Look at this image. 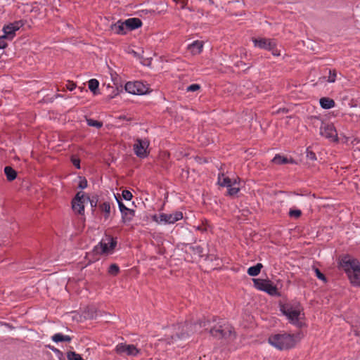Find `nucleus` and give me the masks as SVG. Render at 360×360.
Listing matches in <instances>:
<instances>
[{
  "label": "nucleus",
  "mask_w": 360,
  "mask_h": 360,
  "mask_svg": "<svg viewBox=\"0 0 360 360\" xmlns=\"http://www.w3.org/2000/svg\"><path fill=\"white\" fill-rule=\"evenodd\" d=\"M300 335L287 333L273 334L269 337L268 342L278 349L283 350L292 348L300 341Z\"/></svg>",
  "instance_id": "obj_1"
},
{
  "label": "nucleus",
  "mask_w": 360,
  "mask_h": 360,
  "mask_svg": "<svg viewBox=\"0 0 360 360\" xmlns=\"http://www.w3.org/2000/svg\"><path fill=\"white\" fill-rule=\"evenodd\" d=\"M279 307L282 314L287 317L291 323L297 326H301L300 319L302 309L298 302L294 300L285 302L280 301Z\"/></svg>",
  "instance_id": "obj_2"
},
{
  "label": "nucleus",
  "mask_w": 360,
  "mask_h": 360,
  "mask_svg": "<svg viewBox=\"0 0 360 360\" xmlns=\"http://www.w3.org/2000/svg\"><path fill=\"white\" fill-rule=\"evenodd\" d=\"M344 267L353 285L360 286V263L356 259L343 260Z\"/></svg>",
  "instance_id": "obj_3"
},
{
  "label": "nucleus",
  "mask_w": 360,
  "mask_h": 360,
  "mask_svg": "<svg viewBox=\"0 0 360 360\" xmlns=\"http://www.w3.org/2000/svg\"><path fill=\"white\" fill-rule=\"evenodd\" d=\"M254 286L256 289L265 292H278L281 290V284L279 281L274 283L269 279L252 278Z\"/></svg>",
  "instance_id": "obj_4"
},
{
  "label": "nucleus",
  "mask_w": 360,
  "mask_h": 360,
  "mask_svg": "<svg viewBox=\"0 0 360 360\" xmlns=\"http://www.w3.org/2000/svg\"><path fill=\"white\" fill-rule=\"evenodd\" d=\"M108 243L101 241L94 248V251L98 254H108L113 250L117 245V240L110 236H106Z\"/></svg>",
  "instance_id": "obj_5"
},
{
  "label": "nucleus",
  "mask_w": 360,
  "mask_h": 360,
  "mask_svg": "<svg viewBox=\"0 0 360 360\" xmlns=\"http://www.w3.org/2000/svg\"><path fill=\"white\" fill-rule=\"evenodd\" d=\"M153 220L158 223L174 224L183 218L181 212H176L172 214H160L158 217L153 216Z\"/></svg>",
  "instance_id": "obj_6"
},
{
  "label": "nucleus",
  "mask_w": 360,
  "mask_h": 360,
  "mask_svg": "<svg viewBox=\"0 0 360 360\" xmlns=\"http://www.w3.org/2000/svg\"><path fill=\"white\" fill-rule=\"evenodd\" d=\"M85 194L79 191L72 200V208L76 213L83 215L84 214Z\"/></svg>",
  "instance_id": "obj_7"
},
{
  "label": "nucleus",
  "mask_w": 360,
  "mask_h": 360,
  "mask_svg": "<svg viewBox=\"0 0 360 360\" xmlns=\"http://www.w3.org/2000/svg\"><path fill=\"white\" fill-rule=\"evenodd\" d=\"M124 89L129 94L142 95L147 92L148 88L141 82H128Z\"/></svg>",
  "instance_id": "obj_8"
},
{
  "label": "nucleus",
  "mask_w": 360,
  "mask_h": 360,
  "mask_svg": "<svg viewBox=\"0 0 360 360\" xmlns=\"http://www.w3.org/2000/svg\"><path fill=\"white\" fill-rule=\"evenodd\" d=\"M115 350L119 354H126L128 356H136L140 353V350L134 345H127L124 343L118 344Z\"/></svg>",
  "instance_id": "obj_9"
},
{
  "label": "nucleus",
  "mask_w": 360,
  "mask_h": 360,
  "mask_svg": "<svg viewBox=\"0 0 360 360\" xmlns=\"http://www.w3.org/2000/svg\"><path fill=\"white\" fill-rule=\"evenodd\" d=\"M117 202L119 209L122 213V220L123 223L129 222L132 220L135 214L134 210L127 207L121 201L120 197L115 196Z\"/></svg>",
  "instance_id": "obj_10"
},
{
  "label": "nucleus",
  "mask_w": 360,
  "mask_h": 360,
  "mask_svg": "<svg viewBox=\"0 0 360 360\" xmlns=\"http://www.w3.org/2000/svg\"><path fill=\"white\" fill-rule=\"evenodd\" d=\"M320 134L328 139L337 140L338 134L333 124L321 122Z\"/></svg>",
  "instance_id": "obj_11"
},
{
  "label": "nucleus",
  "mask_w": 360,
  "mask_h": 360,
  "mask_svg": "<svg viewBox=\"0 0 360 360\" xmlns=\"http://www.w3.org/2000/svg\"><path fill=\"white\" fill-rule=\"evenodd\" d=\"M149 146L148 141H143L140 139L136 140V143L134 145L135 154L139 158H146L148 155L146 148Z\"/></svg>",
  "instance_id": "obj_12"
},
{
  "label": "nucleus",
  "mask_w": 360,
  "mask_h": 360,
  "mask_svg": "<svg viewBox=\"0 0 360 360\" xmlns=\"http://www.w3.org/2000/svg\"><path fill=\"white\" fill-rule=\"evenodd\" d=\"M252 41L255 46L259 47V49H263L265 50L272 49V44L274 41L270 39L266 38H259L256 39L254 38Z\"/></svg>",
  "instance_id": "obj_13"
},
{
  "label": "nucleus",
  "mask_w": 360,
  "mask_h": 360,
  "mask_svg": "<svg viewBox=\"0 0 360 360\" xmlns=\"http://www.w3.org/2000/svg\"><path fill=\"white\" fill-rule=\"evenodd\" d=\"M124 24L125 25L127 31L134 30L141 27L142 21L139 18H131L124 21Z\"/></svg>",
  "instance_id": "obj_14"
},
{
  "label": "nucleus",
  "mask_w": 360,
  "mask_h": 360,
  "mask_svg": "<svg viewBox=\"0 0 360 360\" xmlns=\"http://www.w3.org/2000/svg\"><path fill=\"white\" fill-rule=\"evenodd\" d=\"M110 30L117 34H125L127 30L124 22L118 20L116 23L112 24Z\"/></svg>",
  "instance_id": "obj_15"
},
{
  "label": "nucleus",
  "mask_w": 360,
  "mask_h": 360,
  "mask_svg": "<svg viewBox=\"0 0 360 360\" xmlns=\"http://www.w3.org/2000/svg\"><path fill=\"white\" fill-rule=\"evenodd\" d=\"M203 43L200 41H195L188 46V49L193 55H197L202 52Z\"/></svg>",
  "instance_id": "obj_16"
},
{
  "label": "nucleus",
  "mask_w": 360,
  "mask_h": 360,
  "mask_svg": "<svg viewBox=\"0 0 360 360\" xmlns=\"http://www.w3.org/2000/svg\"><path fill=\"white\" fill-rule=\"evenodd\" d=\"M236 338V333L233 328L229 325L223 326L222 338L233 340Z\"/></svg>",
  "instance_id": "obj_17"
},
{
  "label": "nucleus",
  "mask_w": 360,
  "mask_h": 360,
  "mask_svg": "<svg viewBox=\"0 0 360 360\" xmlns=\"http://www.w3.org/2000/svg\"><path fill=\"white\" fill-rule=\"evenodd\" d=\"M51 340L54 342H70L72 340V338L69 335H63L62 333H56L51 337Z\"/></svg>",
  "instance_id": "obj_18"
},
{
  "label": "nucleus",
  "mask_w": 360,
  "mask_h": 360,
  "mask_svg": "<svg viewBox=\"0 0 360 360\" xmlns=\"http://www.w3.org/2000/svg\"><path fill=\"white\" fill-rule=\"evenodd\" d=\"M321 106L324 109H330L335 105L334 100L328 97H323L319 101Z\"/></svg>",
  "instance_id": "obj_19"
},
{
  "label": "nucleus",
  "mask_w": 360,
  "mask_h": 360,
  "mask_svg": "<svg viewBox=\"0 0 360 360\" xmlns=\"http://www.w3.org/2000/svg\"><path fill=\"white\" fill-rule=\"evenodd\" d=\"M3 30L4 34L2 36L1 38L8 39H12L13 38L15 32L14 31L13 27L11 26V24L4 26Z\"/></svg>",
  "instance_id": "obj_20"
},
{
  "label": "nucleus",
  "mask_w": 360,
  "mask_h": 360,
  "mask_svg": "<svg viewBox=\"0 0 360 360\" xmlns=\"http://www.w3.org/2000/svg\"><path fill=\"white\" fill-rule=\"evenodd\" d=\"M4 173L6 176L7 180L8 181H12L15 180L17 177V172L15 169H13L10 166H6L4 168Z\"/></svg>",
  "instance_id": "obj_21"
},
{
  "label": "nucleus",
  "mask_w": 360,
  "mask_h": 360,
  "mask_svg": "<svg viewBox=\"0 0 360 360\" xmlns=\"http://www.w3.org/2000/svg\"><path fill=\"white\" fill-rule=\"evenodd\" d=\"M98 208L101 212L104 213V218L108 219L110 213V204L109 202H104L98 205Z\"/></svg>",
  "instance_id": "obj_22"
},
{
  "label": "nucleus",
  "mask_w": 360,
  "mask_h": 360,
  "mask_svg": "<svg viewBox=\"0 0 360 360\" xmlns=\"http://www.w3.org/2000/svg\"><path fill=\"white\" fill-rule=\"evenodd\" d=\"M263 265L261 263H257L256 265L250 266L248 269V275L251 276H257L260 274Z\"/></svg>",
  "instance_id": "obj_23"
},
{
  "label": "nucleus",
  "mask_w": 360,
  "mask_h": 360,
  "mask_svg": "<svg viewBox=\"0 0 360 360\" xmlns=\"http://www.w3.org/2000/svg\"><path fill=\"white\" fill-rule=\"evenodd\" d=\"M272 162L275 164L283 165L287 163H292L294 160L292 159L288 160L287 158L277 154L273 158Z\"/></svg>",
  "instance_id": "obj_24"
},
{
  "label": "nucleus",
  "mask_w": 360,
  "mask_h": 360,
  "mask_svg": "<svg viewBox=\"0 0 360 360\" xmlns=\"http://www.w3.org/2000/svg\"><path fill=\"white\" fill-rule=\"evenodd\" d=\"M188 250L194 255H197L199 257H203V248L199 245H189Z\"/></svg>",
  "instance_id": "obj_25"
},
{
  "label": "nucleus",
  "mask_w": 360,
  "mask_h": 360,
  "mask_svg": "<svg viewBox=\"0 0 360 360\" xmlns=\"http://www.w3.org/2000/svg\"><path fill=\"white\" fill-rule=\"evenodd\" d=\"M218 184L221 186L231 187L232 186L231 179L229 177H224V174L221 175H219L218 177Z\"/></svg>",
  "instance_id": "obj_26"
},
{
  "label": "nucleus",
  "mask_w": 360,
  "mask_h": 360,
  "mask_svg": "<svg viewBox=\"0 0 360 360\" xmlns=\"http://www.w3.org/2000/svg\"><path fill=\"white\" fill-rule=\"evenodd\" d=\"M99 82L96 79H91L89 81V89L93 92L94 95L98 94Z\"/></svg>",
  "instance_id": "obj_27"
},
{
  "label": "nucleus",
  "mask_w": 360,
  "mask_h": 360,
  "mask_svg": "<svg viewBox=\"0 0 360 360\" xmlns=\"http://www.w3.org/2000/svg\"><path fill=\"white\" fill-rule=\"evenodd\" d=\"M85 198H86V201H89L91 209H92V212H94L96 207L98 205V195H93L91 198H90L89 195H85Z\"/></svg>",
  "instance_id": "obj_28"
},
{
  "label": "nucleus",
  "mask_w": 360,
  "mask_h": 360,
  "mask_svg": "<svg viewBox=\"0 0 360 360\" xmlns=\"http://www.w3.org/2000/svg\"><path fill=\"white\" fill-rule=\"evenodd\" d=\"M210 333L212 336L217 338H222L223 333V326H220L219 328H213L210 330Z\"/></svg>",
  "instance_id": "obj_29"
},
{
  "label": "nucleus",
  "mask_w": 360,
  "mask_h": 360,
  "mask_svg": "<svg viewBox=\"0 0 360 360\" xmlns=\"http://www.w3.org/2000/svg\"><path fill=\"white\" fill-rule=\"evenodd\" d=\"M87 124L90 127H95L98 129H100L103 127V122L97 120H94L91 118H86Z\"/></svg>",
  "instance_id": "obj_30"
},
{
  "label": "nucleus",
  "mask_w": 360,
  "mask_h": 360,
  "mask_svg": "<svg viewBox=\"0 0 360 360\" xmlns=\"http://www.w3.org/2000/svg\"><path fill=\"white\" fill-rule=\"evenodd\" d=\"M68 360H84L83 358L75 352L70 351L67 353Z\"/></svg>",
  "instance_id": "obj_31"
},
{
  "label": "nucleus",
  "mask_w": 360,
  "mask_h": 360,
  "mask_svg": "<svg viewBox=\"0 0 360 360\" xmlns=\"http://www.w3.org/2000/svg\"><path fill=\"white\" fill-rule=\"evenodd\" d=\"M108 89H112V93H110L109 94V97L110 98H114L115 96H116L117 95L119 94L120 91H122V86H120V87L119 86H116L115 88L112 87V86H110L109 84L107 86Z\"/></svg>",
  "instance_id": "obj_32"
},
{
  "label": "nucleus",
  "mask_w": 360,
  "mask_h": 360,
  "mask_svg": "<svg viewBox=\"0 0 360 360\" xmlns=\"http://www.w3.org/2000/svg\"><path fill=\"white\" fill-rule=\"evenodd\" d=\"M120 271L119 266L116 264H112L108 268V273L110 275L116 276Z\"/></svg>",
  "instance_id": "obj_33"
},
{
  "label": "nucleus",
  "mask_w": 360,
  "mask_h": 360,
  "mask_svg": "<svg viewBox=\"0 0 360 360\" xmlns=\"http://www.w3.org/2000/svg\"><path fill=\"white\" fill-rule=\"evenodd\" d=\"M307 157L309 160L315 161L316 160V156L315 153L311 150V147H308L307 148Z\"/></svg>",
  "instance_id": "obj_34"
},
{
  "label": "nucleus",
  "mask_w": 360,
  "mask_h": 360,
  "mask_svg": "<svg viewBox=\"0 0 360 360\" xmlns=\"http://www.w3.org/2000/svg\"><path fill=\"white\" fill-rule=\"evenodd\" d=\"M314 269L317 278L326 283L327 281L326 276L318 268L314 267Z\"/></svg>",
  "instance_id": "obj_35"
},
{
  "label": "nucleus",
  "mask_w": 360,
  "mask_h": 360,
  "mask_svg": "<svg viewBox=\"0 0 360 360\" xmlns=\"http://www.w3.org/2000/svg\"><path fill=\"white\" fill-rule=\"evenodd\" d=\"M79 182L78 184V188L81 189H84L87 187V180L84 176H79Z\"/></svg>",
  "instance_id": "obj_36"
},
{
  "label": "nucleus",
  "mask_w": 360,
  "mask_h": 360,
  "mask_svg": "<svg viewBox=\"0 0 360 360\" xmlns=\"http://www.w3.org/2000/svg\"><path fill=\"white\" fill-rule=\"evenodd\" d=\"M336 75H337V73H336L335 70H330L328 82H330V83L335 82V81L336 79Z\"/></svg>",
  "instance_id": "obj_37"
},
{
  "label": "nucleus",
  "mask_w": 360,
  "mask_h": 360,
  "mask_svg": "<svg viewBox=\"0 0 360 360\" xmlns=\"http://www.w3.org/2000/svg\"><path fill=\"white\" fill-rule=\"evenodd\" d=\"M302 215V212L300 210H290L289 212V216L290 217L299 218Z\"/></svg>",
  "instance_id": "obj_38"
},
{
  "label": "nucleus",
  "mask_w": 360,
  "mask_h": 360,
  "mask_svg": "<svg viewBox=\"0 0 360 360\" xmlns=\"http://www.w3.org/2000/svg\"><path fill=\"white\" fill-rule=\"evenodd\" d=\"M209 225L207 224V221L205 220L202 222V224L197 226V230H199L202 232L207 231L208 229Z\"/></svg>",
  "instance_id": "obj_39"
},
{
  "label": "nucleus",
  "mask_w": 360,
  "mask_h": 360,
  "mask_svg": "<svg viewBox=\"0 0 360 360\" xmlns=\"http://www.w3.org/2000/svg\"><path fill=\"white\" fill-rule=\"evenodd\" d=\"M122 195L126 200H131L133 198L132 193L128 190H124L122 191Z\"/></svg>",
  "instance_id": "obj_40"
},
{
  "label": "nucleus",
  "mask_w": 360,
  "mask_h": 360,
  "mask_svg": "<svg viewBox=\"0 0 360 360\" xmlns=\"http://www.w3.org/2000/svg\"><path fill=\"white\" fill-rule=\"evenodd\" d=\"M240 189L239 188H236V187H232V186L231 187H228V195H230V196H233L235 195H236L238 192H239Z\"/></svg>",
  "instance_id": "obj_41"
},
{
  "label": "nucleus",
  "mask_w": 360,
  "mask_h": 360,
  "mask_svg": "<svg viewBox=\"0 0 360 360\" xmlns=\"http://www.w3.org/2000/svg\"><path fill=\"white\" fill-rule=\"evenodd\" d=\"M272 45V49H269L271 51V53L274 56H279L281 55L280 51L276 48V44L274 41Z\"/></svg>",
  "instance_id": "obj_42"
},
{
  "label": "nucleus",
  "mask_w": 360,
  "mask_h": 360,
  "mask_svg": "<svg viewBox=\"0 0 360 360\" xmlns=\"http://www.w3.org/2000/svg\"><path fill=\"white\" fill-rule=\"evenodd\" d=\"M11 26L13 27L14 31L18 30L22 26H23L24 23L22 20L15 21L13 23H11Z\"/></svg>",
  "instance_id": "obj_43"
},
{
  "label": "nucleus",
  "mask_w": 360,
  "mask_h": 360,
  "mask_svg": "<svg viewBox=\"0 0 360 360\" xmlns=\"http://www.w3.org/2000/svg\"><path fill=\"white\" fill-rule=\"evenodd\" d=\"M200 89V86L198 84H193L188 86L186 89L187 91H195Z\"/></svg>",
  "instance_id": "obj_44"
},
{
  "label": "nucleus",
  "mask_w": 360,
  "mask_h": 360,
  "mask_svg": "<svg viewBox=\"0 0 360 360\" xmlns=\"http://www.w3.org/2000/svg\"><path fill=\"white\" fill-rule=\"evenodd\" d=\"M71 161L76 168L80 169V160L79 158L72 157Z\"/></svg>",
  "instance_id": "obj_45"
},
{
  "label": "nucleus",
  "mask_w": 360,
  "mask_h": 360,
  "mask_svg": "<svg viewBox=\"0 0 360 360\" xmlns=\"http://www.w3.org/2000/svg\"><path fill=\"white\" fill-rule=\"evenodd\" d=\"M66 87L68 90L72 91L76 88V84L73 82L68 81V84L66 85Z\"/></svg>",
  "instance_id": "obj_46"
},
{
  "label": "nucleus",
  "mask_w": 360,
  "mask_h": 360,
  "mask_svg": "<svg viewBox=\"0 0 360 360\" xmlns=\"http://www.w3.org/2000/svg\"><path fill=\"white\" fill-rule=\"evenodd\" d=\"M180 4H181V8H185L186 5L188 4V0H180Z\"/></svg>",
  "instance_id": "obj_47"
},
{
  "label": "nucleus",
  "mask_w": 360,
  "mask_h": 360,
  "mask_svg": "<svg viewBox=\"0 0 360 360\" xmlns=\"http://www.w3.org/2000/svg\"><path fill=\"white\" fill-rule=\"evenodd\" d=\"M7 46V44L0 40V49H5Z\"/></svg>",
  "instance_id": "obj_48"
},
{
  "label": "nucleus",
  "mask_w": 360,
  "mask_h": 360,
  "mask_svg": "<svg viewBox=\"0 0 360 360\" xmlns=\"http://www.w3.org/2000/svg\"><path fill=\"white\" fill-rule=\"evenodd\" d=\"M192 325H193V324H192V323H191V322H187V321H186V322L185 323V326H186V328H187V329H188V328H191V327H192Z\"/></svg>",
  "instance_id": "obj_49"
},
{
  "label": "nucleus",
  "mask_w": 360,
  "mask_h": 360,
  "mask_svg": "<svg viewBox=\"0 0 360 360\" xmlns=\"http://www.w3.org/2000/svg\"><path fill=\"white\" fill-rule=\"evenodd\" d=\"M288 112V110L287 108H280L278 110V112Z\"/></svg>",
  "instance_id": "obj_50"
},
{
  "label": "nucleus",
  "mask_w": 360,
  "mask_h": 360,
  "mask_svg": "<svg viewBox=\"0 0 360 360\" xmlns=\"http://www.w3.org/2000/svg\"><path fill=\"white\" fill-rule=\"evenodd\" d=\"M206 326V322H205V321H200V322L199 323V327H200V328H201V327H202V326L204 327V326Z\"/></svg>",
  "instance_id": "obj_51"
},
{
  "label": "nucleus",
  "mask_w": 360,
  "mask_h": 360,
  "mask_svg": "<svg viewBox=\"0 0 360 360\" xmlns=\"http://www.w3.org/2000/svg\"><path fill=\"white\" fill-rule=\"evenodd\" d=\"M196 327H197V326H196V324H195V325H194V328H193V329H192V328H191V329H190V331H193H193H196V330H197Z\"/></svg>",
  "instance_id": "obj_52"
},
{
  "label": "nucleus",
  "mask_w": 360,
  "mask_h": 360,
  "mask_svg": "<svg viewBox=\"0 0 360 360\" xmlns=\"http://www.w3.org/2000/svg\"><path fill=\"white\" fill-rule=\"evenodd\" d=\"M120 119H123V120H124V119H126V117H125V116H120Z\"/></svg>",
  "instance_id": "obj_53"
}]
</instances>
